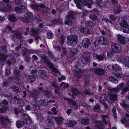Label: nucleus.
<instances>
[{"mask_svg": "<svg viewBox=\"0 0 129 129\" xmlns=\"http://www.w3.org/2000/svg\"><path fill=\"white\" fill-rule=\"evenodd\" d=\"M74 2L76 5L77 7L82 9L81 6L79 3H81L83 6H87L88 8L91 7V5L92 3V0H74Z\"/></svg>", "mask_w": 129, "mask_h": 129, "instance_id": "1", "label": "nucleus"}, {"mask_svg": "<svg viewBox=\"0 0 129 129\" xmlns=\"http://www.w3.org/2000/svg\"><path fill=\"white\" fill-rule=\"evenodd\" d=\"M78 37L76 35H69L67 37V43L69 45L74 46L77 44Z\"/></svg>", "mask_w": 129, "mask_h": 129, "instance_id": "2", "label": "nucleus"}, {"mask_svg": "<svg viewBox=\"0 0 129 129\" xmlns=\"http://www.w3.org/2000/svg\"><path fill=\"white\" fill-rule=\"evenodd\" d=\"M95 45L98 46L100 44L102 45H108V43L106 38H104L103 37L101 36L98 37L94 43Z\"/></svg>", "mask_w": 129, "mask_h": 129, "instance_id": "3", "label": "nucleus"}, {"mask_svg": "<svg viewBox=\"0 0 129 129\" xmlns=\"http://www.w3.org/2000/svg\"><path fill=\"white\" fill-rule=\"evenodd\" d=\"M75 13L72 12H70L66 16L65 21V23L68 24H72L74 22V16Z\"/></svg>", "mask_w": 129, "mask_h": 129, "instance_id": "4", "label": "nucleus"}, {"mask_svg": "<svg viewBox=\"0 0 129 129\" xmlns=\"http://www.w3.org/2000/svg\"><path fill=\"white\" fill-rule=\"evenodd\" d=\"M110 50L113 52L118 53L121 52V48L120 45L117 43H113L111 45Z\"/></svg>", "mask_w": 129, "mask_h": 129, "instance_id": "5", "label": "nucleus"}, {"mask_svg": "<svg viewBox=\"0 0 129 129\" xmlns=\"http://www.w3.org/2000/svg\"><path fill=\"white\" fill-rule=\"evenodd\" d=\"M34 17L32 13L29 12L26 15L25 18H20V19L24 22L25 23H28L29 22L31 21L33 19Z\"/></svg>", "mask_w": 129, "mask_h": 129, "instance_id": "6", "label": "nucleus"}, {"mask_svg": "<svg viewBox=\"0 0 129 129\" xmlns=\"http://www.w3.org/2000/svg\"><path fill=\"white\" fill-rule=\"evenodd\" d=\"M21 119L22 120H24V123L30 124L31 123V120L29 117L25 113H23L21 115Z\"/></svg>", "mask_w": 129, "mask_h": 129, "instance_id": "7", "label": "nucleus"}, {"mask_svg": "<svg viewBox=\"0 0 129 129\" xmlns=\"http://www.w3.org/2000/svg\"><path fill=\"white\" fill-rule=\"evenodd\" d=\"M124 83H121L117 86V87L114 88H108V90L111 93H117L121 90V88L124 86Z\"/></svg>", "mask_w": 129, "mask_h": 129, "instance_id": "8", "label": "nucleus"}, {"mask_svg": "<svg viewBox=\"0 0 129 129\" xmlns=\"http://www.w3.org/2000/svg\"><path fill=\"white\" fill-rule=\"evenodd\" d=\"M128 18L126 17H121L118 19V21L121 26L123 28L128 25Z\"/></svg>", "mask_w": 129, "mask_h": 129, "instance_id": "9", "label": "nucleus"}, {"mask_svg": "<svg viewBox=\"0 0 129 129\" xmlns=\"http://www.w3.org/2000/svg\"><path fill=\"white\" fill-rule=\"evenodd\" d=\"M73 73L77 77H81L83 75V71L79 68L76 65L73 70Z\"/></svg>", "mask_w": 129, "mask_h": 129, "instance_id": "10", "label": "nucleus"}, {"mask_svg": "<svg viewBox=\"0 0 129 129\" xmlns=\"http://www.w3.org/2000/svg\"><path fill=\"white\" fill-rule=\"evenodd\" d=\"M8 102L7 100H4L2 102L1 106L3 108L2 109L0 108V111L1 113H4L5 110L7 109V107L8 106Z\"/></svg>", "mask_w": 129, "mask_h": 129, "instance_id": "11", "label": "nucleus"}, {"mask_svg": "<svg viewBox=\"0 0 129 129\" xmlns=\"http://www.w3.org/2000/svg\"><path fill=\"white\" fill-rule=\"evenodd\" d=\"M89 56V55L88 54H86L84 53L81 59V61L83 64H86L89 62V60L88 57Z\"/></svg>", "mask_w": 129, "mask_h": 129, "instance_id": "12", "label": "nucleus"}, {"mask_svg": "<svg viewBox=\"0 0 129 129\" xmlns=\"http://www.w3.org/2000/svg\"><path fill=\"white\" fill-rule=\"evenodd\" d=\"M39 75L42 80H44L47 78V74L44 70H40L39 71Z\"/></svg>", "mask_w": 129, "mask_h": 129, "instance_id": "13", "label": "nucleus"}, {"mask_svg": "<svg viewBox=\"0 0 129 129\" xmlns=\"http://www.w3.org/2000/svg\"><path fill=\"white\" fill-rule=\"evenodd\" d=\"M38 93L39 92L37 90H34L32 92L29 93V94L31 96L33 97V99L35 102H37V96Z\"/></svg>", "mask_w": 129, "mask_h": 129, "instance_id": "14", "label": "nucleus"}, {"mask_svg": "<svg viewBox=\"0 0 129 129\" xmlns=\"http://www.w3.org/2000/svg\"><path fill=\"white\" fill-rule=\"evenodd\" d=\"M31 8L35 11H37L39 10L40 8H43L44 7V5L42 4L39 5L33 4L31 5Z\"/></svg>", "mask_w": 129, "mask_h": 129, "instance_id": "15", "label": "nucleus"}, {"mask_svg": "<svg viewBox=\"0 0 129 129\" xmlns=\"http://www.w3.org/2000/svg\"><path fill=\"white\" fill-rule=\"evenodd\" d=\"M120 60L122 63L129 67V57L123 56L121 57Z\"/></svg>", "mask_w": 129, "mask_h": 129, "instance_id": "16", "label": "nucleus"}, {"mask_svg": "<svg viewBox=\"0 0 129 129\" xmlns=\"http://www.w3.org/2000/svg\"><path fill=\"white\" fill-rule=\"evenodd\" d=\"M90 43V40L88 38H85L82 40V45L84 48H87Z\"/></svg>", "mask_w": 129, "mask_h": 129, "instance_id": "17", "label": "nucleus"}, {"mask_svg": "<svg viewBox=\"0 0 129 129\" xmlns=\"http://www.w3.org/2000/svg\"><path fill=\"white\" fill-rule=\"evenodd\" d=\"M94 122L95 123L94 129H103V124L102 122L97 120H95Z\"/></svg>", "mask_w": 129, "mask_h": 129, "instance_id": "18", "label": "nucleus"}, {"mask_svg": "<svg viewBox=\"0 0 129 129\" xmlns=\"http://www.w3.org/2000/svg\"><path fill=\"white\" fill-rule=\"evenodd\" d=\"M11 2H10V3L7 4L4 8H1V9L2 11L5 12L9 11L11 10Z\"/></svg>", "mask_w": 129, "mask_h": 129, "instance_id": "19", "label": "nucleus"}, {"mask_svg": "<svg viewBox=\"0 0 129 129\" xmlns=\"http://www.w3.org/2000/svg\"><path fill=\"white\" fill-rule=\"evenodd\" d=\"M0 119L1 124L4 126H5L10 122L9 120L7 118H5L3 117H1L0 118Z\"/></svg>", "mask_w": 129, "mask_h": 129, "instance_id": "20", "label": "nucleus"}, {"mask_svg": "<svg viewBox=\"0 0 129 129\" xmlns=\"http://www.w3.org/2000/svg\"><path fill=\"white\" fill-rule=\"evenodd\" d=\"M25 7L23 5L18 6L15 8V10L18 13L23 12L25 10Z\"/></svg>", "mask_w": 129, "mask_h": 129, "instance_id": "21", "label": "nucleus"}, {"mask_svg": "<svg viewBox=\"0 0 129 129\" xmlns=\"http://www.w3.org/2000/svg\"><path fill=\"white\" fill-rule=\"evenodd\" d=\"M96 3L98 6L100 8L105 7L106 5V3L102 1L97 0Z\"/></svg>", "mask_w": 129, "mask_h": 129, "instance_id": "22", "label": "nucleus"}, {"mask_svg": "<svg viewBox=\"0 0 129 129\" xmlns=\"http://www.w3.org/2000/svg\"><path fill=\"white\" fill-rule=\"evenodd\" d=\"M117 39L119 42L121 44H124L125 42V37L120 35H118Z\"/></svg>", "mask_w": 129, "mask_h": 129, "instance_id": "23", "label": "nucleus"}, {"mask_svg": "<svg viewBox=\"0 0 129 129\" xmlns=\"http://www.w3.org/2000/svg\"><path fill=\"white\" fill-rule=\"evenodd\" d=\"M71 91L72 92V96L74 98H75L74 95L78 96L80 94V92L75 88H72L71 89Z\"/></svg>", "mask_w": 129, "mask_h": 129, "instance_id": "24", "label": "nucleus"}, {"mask_svg": "<svg viewBox=\"0 0 129 129\" xmlns=\"http://www.w3.org/2000/svg\"><path fill=\"white\" fill-rule=\"evenodd\" d=\"M105 72V70L104 69L98 68L96 69L95 71V73L99 75H102Z\"/></svg>", "mask_w": 129, "mask_h": 129, "instance_id": "25", "label": "nucleus"}, {"mask_svg": "<svg viewBox=\"0 0 129 129\" xmlns=\"http://www.w3.org/2000/svg\"><path fill=\"white\" fill-rule=\"evenodd\" d=\"M102 120L104 123L106 125L107 124V121L109 120V118L107 115H102L101 116Z\"/></svg>", "mask_w": 129, "mask_h": 129, "instance_id": "26", "label": "nucleus"}, {"mask_svg": "<svg viewBox=\"0 0 129 129\" xmlns=\"http://www.w3.org/2000/svg\"><path fill=\"white\" fill-rule=\"evenodd\" d=\"M55 119L57 124L59 125H60L63 123V118L61 117H55Z\"/></svg>", "mask_w": 129, "mask_h": 129, "instance_id": "27", "label": "nucleus"}, {"mask_svg": "<svg viewBox=\"0 0 129 129\" xmlns=\"http://www.w3.org/2000/svg\"><path fill=\"white\" fill-rule=\"evenodd\" d=\"M78 51L76 48H73L71 49L69 52V54L71 57H72L75 55Z\"/></svg>", "mask_w": 129, "mask_h": 129, "instance_id": "28", "label": "nucleus"}, {"mask_svg": "<svg viewBox=\"0 0 129 129\" xmlns=\"http://www.w3.org/2000/svg\"><path fill=\"white\" fill-rule=\"evenodd\" d=\"M12 33L14 34H13V36L17 38H21V37L22 34L20 32L17 31H11Z\"/></svg>", "mask_w": 129, "mask_h": 129, "instance_id": "29", "label": "nucleus"}, {"mask_svg": "<svg viewBox=\"0 0 129 129\" xmlns=\"http://www.w3.org/2000/svg\"><path fill=\"white\" fill-rule=\"evenodd\" d=\"M41 57L42 60H43V62L47 64L48 66H49V65L52 64L47 58L43 56H41Z\"/></svg>", "mask_w": 129, "mask_h": 129, "instance_id": "30", "label": "nucleus"}, {"mask_svg": "<svg viewBox=\"0 0 129 129\" xmlns=\"http://www.w3.org/2000/svg\"><path fill=\"white\" fill-rule=\"evenodd\" d=\"M47 103L48 101L46 100H41L39 101L37 105L38 106L42 105L45 106L47 105Z\"/></svg>", "mask_w": 129, "mask_h": 129, "instance_id": "31", "label": "nucleus"}, {"mask_svg": "<svg viewBox=\"0 0 129 129\" xmlns=\"http://www.w3.org/2000/svg\"><path fill=\"white\" fill-rule=\"evenodd\" d=\"M11 88L13 89V91L17 93H20L21 91V89L15 86L11 87Z\"/></svg>", "mask_w": 129, "mask_h": 129, "instance_id": "32", "label": "nucleus"}, {"mask_svg": "<svg viewBox=\"0 0 129 129\" xmlns=\"http://www.w3.org/2000/svg\"><path fill=\"white\" fill-rule=\"evenodd\" d=\"M90 79V78L88 77H86L84 78L85 84L84 85V87H87L90 85V83L89 82Z\"/></svg>", "mask_w": 129, "mask_h": 129, "instance_id": "33", "label": "nucleus"}, {"mask_svg": "<svg viewBox=\"0 0 129 129\" xmlns=\"http://www.w3.org/2000/svg\"><path fill=\"white\" fill-rule=\"evenodd\" d=\"M49 67L51 69L53 72L54 73H59V71L58 69L55 68L54 65L52 63L49 65Z\"/></svg>", "mask_w": 129, "mask_h": 129, "instance_id": "34", "label": "nucleus"}, {"mask_svg": "<svg viewBox=\"0 0 129 129\" xmlns=\"http://www.w3.org/2000/svg\"><path fill=\"white\" fill-rule=\"evenodd\" d=\"M41 9L42 10V12L43 13L45 14L49 13L50 11V10L47 7H45V6L43 8H41Z\"/></svg>", "mask_w": 129, "mask_h": 129, "instance_id": "35", "label": "nucleus"}, {"mask_svg": "<svg viewBox=\"0 0 129 129\" xmlns=\"http://www.w3.org/2000/svg\"><path fill=\"white\" fill-rule=\"evenodd\" d=\"M110 93L109 94L110 99L113 101L116 100L118 97L117 95L116 94H113V93Z\"/></svg>", "mask_w": 129, "mask_h": 129, "instance_id": "36", "label": "nucleus"}, {"mask_svg": "<svg viewBox=\"0 0 129 129\" xmlns=\"http://www.w3.org/2000/svg\"><path fill=\"white\" fill-rule=\"evenodd\" d=\"M9 19L10 21L14 22L16 21L15 16L13 14H10L9 15Z\"/></svg>", "mask_w": 129, "mask_h": 129, "instance_id": "37", "label": "nucleus"}, {"mask_svg": "<svg viewBox=\"0 0 129 129\" xmlns=\"http://www.w3.org/2000/svg\"><path fill=\"white\" fill-rule=\"evenodd\" d=\"M24 124L23 121H17L16 123V126L18 128H21L24 125Z\"/></svg>", "mask_w": 129, "mask_h": 129, "instance_id": "38", "label": "nucleus"}, {"mask_svg": "<svg viewBox=\"0 0 129 129\" xmlns=\"http://www.w3.org/2000/svg\"><path fill=\"white\" fill-rule=\"evenodd\" d=\"M89 123V119L88 118L82 119L81 122V123L83 125H88Z\"/></svg>", "mask_w": 129, "mask_h": 129, "instance_id": "39", "label": "nucleus"}, {"mask_svg": "<svg viewBox=\"0 0 129 129\" xmlns=\"http://www.w3.org/2000/svg\"><path fill=\"white\" fill-rule=\"evenodd\" d=\"M113 70L120 71L121 70V67L117 64L113 65Z\"/></svg>", "mask_w": 129, "mask_h": 129, "instance_id": "40", "label": "nucleus"}, {"mask_svg": "<svg viewBox=\"0 0 129 129\" xmlns=\"http://www.w3.org/2000/svg\"><path fill=\"white\" fill-rule=\"evenodd\" d=\"M69 103L72 105L74 106V108L75 109H77V104L73 100H71L70 99L69 100Z\"/></svg>", "mask_w": 129, "mask_h": 129, "instance_id": "41", "label": "nucleus"}, {"mask_svg": "<svg viewBox=\"0 0 129 129\" xmlns=\"http://www.w3.org/2000/svg\"><path fill=\"white\" fill-rule=\"evenodd\" d=\"M33 53V51L31 50L25 48L24 49V54H32Z\"/></svg>", "mask_w": 129, "mask_h": 129, "instance_id": "42", "label": "nucleus"}, {"mask_svg": "<svg viewBox=\"0 0 129 129\" xmlns=\"http://www.w3.org/2000/svg\"><path fill=\"white\" fill-rule=\"evenodd\" d=\"M51 110L52 112H48V113L50 114H53L54 115H56L58 113V111L57 110L56 108L55 107H53L51 109Z\"/></svg>", "mask_w": 129, "mask_h": 129, "instance_id": "43", "label": "nucleus"}, {"mask_svg": "<svg viewBox=\"0 0 129 129\" xmlns=\"http://www.w3.org/2000/svg\"><path fill=\"white\" fill-rule=\"evenodd\" d=\"M107 99V96L105 94L102 95L101 96L100 100L103 103L105 102Z\"/></svg>", "mask_w": 129, "mask_h": 129, "instance_id": "44", "label": "nucleus"}, {"mask_svg": "<svg viewBox=\"0 0 129 129\" xmlns=\"http://www.w3.org/2000/svg\"><path fill=\"white\" fill-rule=\"evenodd\" d=\"M123 31L124 32L129 33V26L128 24L123 28Z\"/></svg>", "mask_w": 129, "mask_h": 129, "instance_id": "45", "label": "nucleus"}, {"mask_svg": "<svg viewBox=\"0 0 129 129\" xmlns=\"http://www.w3.org/2000/svg\"><path fill=\"white\" fill-rule=\"evenodd\" d=\"M30 34L33 35H37L38 34V30L37 29H32Z\"/></svg>", "mask_w": 129, "mask_h": 129, "instance_id": "46", "label": "nucleus"}, {"mask_svg": "<svg viewBox=\"0 0 129 129\" xmlns=\"http://www.w3.org/2000/svg\"><path fill=\"white\" fill-rule=\"evenodd\" d=\"M76 124V122L75 121H70L68 123V126L69 127L73 126H75Z\"/></svg>", "mask_w": 129, "mask_h": 129, "instance_id": "47", "label": "nucleus"}, {"mask_svg": "<svg viewBox=\"0 0 129 129\" xmlns=\"http://www.w3.org/2000/svg\"><path fill=\"white\" fill-rule=\"evenodd\" d=\"M8 56V55L7 54H0V59L1 60H5Z\"/></svg>", "mask_w": 129, "mask_h": 129, "instance_id": "48", "label": "nucleus"}, {"mask_svg": "<svg viewBox=\"0 0 129 129\" xmlns=\"http://www.w3.org/2000/svg\"><path fill=\"white\" fill-rule=\"evenodd\" d=\"M104 58V55H96L95 58L98 59L99 61H100L103 60Z\"/></svg>", "mask_w": 129, "mask_h": 129, "instance_id": "49", "label": "nucleus"}, {"mask_svg": "<svg viewBox=\"0 0 129 129\" xmlns=\"http://www.w3.org/2000/svg\"><path fill=\"white\" fill-rule=\"evenodd\" d=\"M43 93L48 97H49L52 96V93L49 91H43Z\"/></svg>", "mask_w": 129, "mask_h": 129, "instance_id": "50", "label": "nucleus"}, {"mask_svg": "<svg viewBox=\"0 0 129 129\" xmlns=\"http://www.w3.org/2000/svg\"><path fill=\"white\" fill-rule=\"evenodd\" d=\"M109 79L110 81L113 82L115 84H116L118 83L117 79L115 78L112 77H110L109 78Z\"/></svg>", "mask_w": 129, "mask_h": 129, "instance_id": "51", "label": "nucleus"}, {"mask_svg": "<svg viewBox=\"0 0 129 129\" xmlns=\"http://www.w3.org/2000/svg\"><path fill=\"white\" fill-rule=\"evenodd\" d=\"M113 74L118 78H122V75L120 73H115L114 72L113 73Z\"/></svg>", "mask_w": 129, "mask_h": 129, "instance_id": "52", "label": "nucleus"}, {"mask_svg": "<svg viewBox=\"0 0 129 129\" xmlns=\"http://www.w3.org/2000/svg\"><path fill=\"white\" fill-rule=\"evenodd\" d=\"M129 90V85L127 87L123 88L122 90V91L121 92L122 94H123L125 93L126 92L128 91Z\"/></svg>", "mask_w": 129, "mask_h": 129, "instance_id": "53", "label": "nucleus"}, {"mask_svg": "<svg viewBox=\"0 0 129 129\" xmlns=\"http://www.w3.org/2000/svg\"><path fill=\"white\" fill-rule=\"evenodd\" d=\"M48 38L49 39H51L53 37V35L51 32H49L47 33Z\"/></svg>", "mask_w": 129, "mask_h": 129, "instance_id": "54", "label": "nucleus"}, {"mask_svg": "<svg viewBox=\"0 0 129 129\" xmlns=\"http://www.w3.org/2000/svg\"><path fill=\"white\" fill-rule=\"evenodd\" d=\"M87 27H81L80 28V30L81 32H82L83 34H86Z\"/></svg>", "mask_w": 129, "mask_h": 129, "instance_id": "55", "label": "nucleus"}, {"mask_svg": "<svg viewBox=\"0 0 129 129\" xmlns=\"http://www.w3.org/2000/svg\"><path fill=\"white\" fill-rule=\"evenodd\" d=\"M65 39V37L63 35H62L60 37V43L61 45H62V44L64 43Z\"/></svg>", "mask_w": 129, "mask_h": 129, "instance_id": "56", "label": "nucleus"}, {"mask_svg": "<svg viewBox=\"0 0 129 129\" xmlns=\"http://www.w3.org/2000/svg\"><path fill=\"white\" fill-rule=\"evenodd\" d=\"M90 18L92 20H97L98 18L94 14H92L90 17Z\"/></svg>", "mask_w": 129, "mask_h": 129, "instance_id": "57", "label": "nucleus"}, {"mask_svg": "<svg viewBox=\"0 0 129 129\" xmlns=\"http://www.w3.org/2000/svg\"><path fill=\"white\" fill-rule=\"evenodd\" d=\"M69 86L68 84H67L66 83L63 82L60 85L61 87L63 86L64 88H68Z\"/></svg>", "mask_w": 129, "mask_h": 129, "instance_id": "58", "label": "nucleus"}, {"mask_svg": "<svg viewBox=\"0 0 129 129\" xmlns=\"http://www.w3.org/2000/svg\"><path fill=\"white\" fill-rule=\"evenodd\" d=\"M120 105L122 107L125 108H129V105L125 104L124 102L121 103Z\"/></svg>", "mask_w": 129, "mask_h": 129, "instance_id": "59", "label": "nucleus"}, {"mask_svg": "<svg viewBox=\"0 0 129 129\" xmlns=\"http://www.w3.org/2000/svg\"><path fill=\"white\" fill-rule=\"evenodd\" d=\"M94 110H95L96 112H99L100 110V108L99 106L98 105H96L93 108Z\"/></svg>", "mask_w": 129, "mask_h": 129, "instance_id": "60", "label": "nucleus"}, {"mask_svg": "<svg viewBox=\"0 0 129 129\" xmlns=\"http://www.w3.org/2000/svg\"><path fill=\"white\" fill-rule=\"evenodd\" d=\"M112 112L113 113L114 117L115 118H116L117 116L116 115V110L115 106H113V107Z\"/></svg>", "mask_w": 129, "mask_h": 129, "instance_id": "61", "label": "nucleus"}, {"mask_svg": "<svg viewBox=\"0 0 129 129\" xmlns=\"http://www.w3.org/2000/svg\"><path fill=\"white\" fill-rule=\"evenodd\" d=\"M53 48L55 49L58 51H59L61 49V48L60 46L58 45L57 46L55 45H53Z\"/></svg>", "mask_w": 129, "mask_h": 129, "instance_id": "62", "label": "nucleus"}, {"mask_svg": "<svg viewBox=\"0 0 129 129\" xmlns=\"http://www.w3.org/2000/svg\"><path fill=\"white\" fill-rule=\"evenodd\" d=\"M81 106H82L86 108H88L90 107V106L89 105H87L85 102H83L81 103Z\"/></svg>", "mask_w": 129, "mask_h": 129, "instance_id": "63", "label": "nucleus"}, {"mask_svg": "<svg viewBox=\"0 0 129 129\" xmlns=\"http://www.w3.org/2000/svg\"><path fill=\"white\" fill-rule=\"evenodd\" d=\"M5 74L7 75H9L11 74V72L9 69H7L5 70Z\"/></svg>", "mask_w": 129, "mask_h": 129, "instance_id": "64", "label": "nucleus"}]
</instances>
